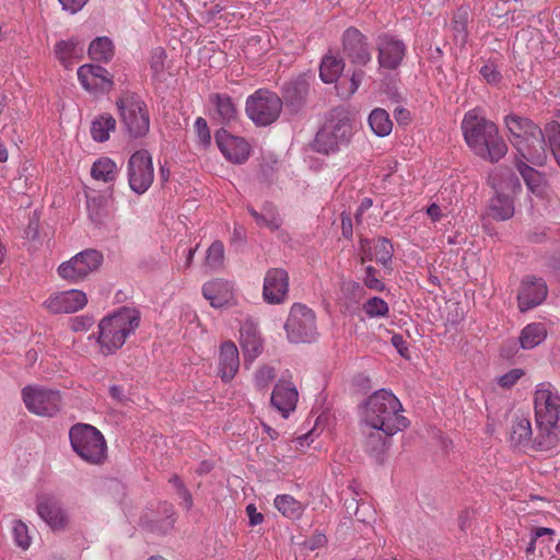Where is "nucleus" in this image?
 I'll use <instances>...</instances> for the list:
<instances>
[{"instance_id":"23","label":"nucleus","mask_w":560,"mask_h":560,"mask_svg":"<svg viewBox=\"0 0 560 560\" xmlns=\"http://www.w3.org/2000/svg\"><path fill=\"white\" fill-rule=\"evenodd\" d=\"M527 163L524 159L515 158V167L523 177L528 191L539 199H546L549 188L545 176Z\"/></svg>"},{"instance_id":"51","label":"nucleus","mask_w":560,"mask_h":560,"mask_svg":"<svg viewBox=\"0 0 560 560\" xmlns=\"http://www.w3.org/2000/svg\"><path fill=\"white\" fill-rule=\"evenodd\" d=\"M275 369L264 365L256 372L255 382L259 388H265L275 380Z\"/></svg>"},{"instance_id":"55","label":"nucleus","mask_w":560,"mask_h":560,"mask_svg":"<svg viewBox=\"0 0 560 560\" xmlns=\"http://www.w3.org/2000/svg\"><path fill=\"white\" fill-rule=\"evenodd\" d=\"M518 351V343L514 339L506 340L500 349L501 357L504 359H511Z\"/></svg>"},{"instance_id":"13","label":"nucleus","mask_w":560,"mask_h":560,"mask_svg":"<svg viewBox=\"0 0 560 560\" xmlns=\"http://www.w3.org/2000/svg\"><path fill=\"white\" fill-rule=\"evenodd\" d=\"M103 259L104 257L101 252L88 247L73 256L70 260L62 262L58 267V273L63 279L77 281L96 270L103 262Z\"/></svg>"},{"instance_id":"9","label":"nucleus","mask_w":560,"mask_h":560,"mask_svg":"<svg viewBox=\"0 0 560 560\" xmlns=\"http://www.w3.org/2000/svg\"><path fill=\"white\" fill-rule=\"evenodd\" d=\"M284 329L288 340L292 343L312 342L317 336L315 313L304 304L294 303Z\"/></svg>"},{"instance_id":"1","label":"nucleus","mask_w":560,"mask_h":560,"mask_svg":"<svg viewBox=\"0 0 560 560\" xmlns=\"http://www.w3.org/2000/svg\"><path fill=\"white\" fill-rule=\"evenodd\" d=\"M462 131L467 145L483 160L495 163L508 152V145L499 135L497 125L486 117L480 107L464 115Z\"/></svg>"},{"instance_id":"61","label":"nucleus","mask_w":560,"mask_h":560,"mask_svg":"<svg viewBox=\"0 0 560 560\" xmlns=\"http://www.w3.org/2000/svg\"><path fill=\"white\" fill-rule=\"evenodd\" d=\"M176 493L183 500V504H184L185 509L190 510L192 508L194 501H192V495H191L190 491L187 489V487H184V488L179 487V490Z\"/></svg>"},{"instance_id":"31","label":"nucleus","mask_w":560,"mask_h":560,"mask_svg":"<svg viewBox=\"0 0 560 560\" xmlns=\"http://www.w3.org/2000/svg\"><path fill=\"white\" fill-rule=\"evenodd\" d=\"M120 168L114 160L101 156L91 166V176L96 182L113 184L119 175Z\"/></svg>"},{"instance_id":"19","label":"nucleus","mask_w":560,"mask_h":560,"mask_svg":"<svg viewBox=\"0 0 560 560\" xmlns=\"http://www.w3.org/2000/svg\"><path fill=\"white\" fill-rule=\"evenodd\" d=\"M215 141L222 154L232 163L242 164L249 156V144L247 141L230 135L225 129L217 131Z\"/></svg>"},{"instance_id":"50","label":"nucleus","mask_w":560,"mask_h":560,"mask_svg":"<svg viewBox=\"0 0 560 560\" xmlns=\"http://www.w3.org/2000/svg\"><path fill=\"white\" fill-rule=\"evenodd\" d=\"M480 75L487 83L497 84L501 81L502 75L498 69V67L493 62L485 63L480 70Z\"/></svg>"},{"instance_id":"4","label":"nucleus","mask_w":560,"mask_h":560,"mask_svg":"<svg viewBox=\"0 0 560 560\" xmlns=\"http://www.w3.org/2000/svg\"><path fill=\"white\" fill-rule=\"evenodd\" d=\"M140 319V312L128 306H121L105 316L98 323L96 339L102 353L109 355L119 350L126 339L139 327Z\"/></svg>"},{"instance_id":"5","label":"nucleus","mask_w":560,"mask_h":560,"mask_svg":"<svg viewBox=\"0 0 560 560\" xmlns=\"http://www.w3.org/2000/svg\"><path fill=\"white\" fill-rule=\"evenodd\" d=\"M559 416L560 397L548 389H538L535 393V419L538 434L534 440L537 450L549 451L559 444Z\"/></svg>"},{"instance_id":"10","label":"nucleus","mask_w":560,"mask_h":560,"mask_svg":"<svg viewBox=\"0 0 560 560\" xmlns=\"http://www.w3.org/2000/svg\"><path fill=\"white\" fill-rule=\"evenodd\" d=\"M281 109V98L265 89L257 90L246 101V114L257 126L272 124L279 117Z\"/></svg>"},{"instance_id":"20","label":"nucleus","mask_w":560,"mask_h":560,"mask_svg":"<svg viewBox=\"0 0 560 560\" xmlns=\"http://www.w3.org/2000/svg\"><path fill=\"white\" fill-rule=\"evenodd\" d=\"M288 288V272L282 268H271L267 271L264 281V300L269 304H279L284 301Z\"/></svg>"},{"instance_id":"17","label":"nucleus","mask_w":560,"mask_h":560,"mask_svg":"<svg viewBox=\"0 0 560 560\" xmlns=\"http://www.w3.org/2000/svg\"><path fill=\"white\" fill-rule=\"evenodd\" d=\"M36 511L40 518L54 532L66 530L69 517L61 503L51 495H40L37 498Z\"/></svg>"},{"instance_id":"16","label":"nucleus","mask_w":560,"mask_h":560,"mask_svg":"<svg viewBox=\"0 0 560 560\" xmlns=\"http://www.w3.org/2000/svg\"><path fill=\"white\" fill-rule=\"evenodd\" d=\"M342 50L352 65L365 66L372 60L368 37L355 27H348L343 32Z\"/></svg>"},{"instance_id":"27","label":"nucleus","mask_w":560,"mask_h":560,"mask_svg":"<svg viewBox=\"0 0 560 560\" xmlns=\"http://www.w3.org/2000/svg\"><path fill=\"white\" fill-rule=\"evenodd\" d=\"M240 343L245 362H253L262 351V341L257 327L253 323H245L240 329Z\"/></svg>"},{"instance_id":"3","label":"nucleus","mask_w":560,"mask_h":560,"mask_svg":"<svg viewBox=\"0 0 560 560\" xmlns=\"http://www.w3.org/2000/svg\"><path fill=\"white\" fill-rule=\"evenodd\" d=\"M510 141L517 154L534 165H542L547 159V144L541 129L527 118L511 114L505 117Z\"/></svg>"},{"instance_id":"22","label":"nucleus","mask_w":560,"mask_h":560,"mask_svg":"<svg viewBox=\"0 0 560 560\" xmlns=\"http://www.w3.org/2000/svg\"><path fill=\"white\" fill-rule=\"evenodd\" d=\"M489 184L495 192L489 206V213L497 220H508L514 214V202L510 195L504 194L502 183H499L498 176H489Z\"/></svg>"},{"instance_id":"44","label":"nucleus","mask_w":560,"mask_h":560,"mask_svg":"<svg viewBox=\"0 0 560 560\" xmlns=\"http://www.w3.org/2000/svg\"><path fill=\"white\" fill-rule=\"evenodd\" d=\"M490 176H498L499 183L503 184L504 194H517L522 189L518 178L510 170H500Z\"/></svg>"},{"instance_id":"21","label":"nucleus","mask_w":560,"mask_h":560,"mask_svg":"<svg viewBox=\"0 0 560 560\" xmlns=\"http://www.w3.org/2000/svg\"><path fill=\"white\" fill-rule=\"evenodd\" d=\"M88 303L86 294L80 290H69L50 296L46 308L54 314H70L83 308Z\"/></svg>"},{"instance_id":"52","label":"nucleus","mask_w":560,"mask_h":560,"mask_svg":"<svg viewBox=\"0 0 560 560\" xmlns=\"http://www.w3.org/2000/svg\"><path fill=\"white\" fill-rule=\"evenodd\" d=\"M523 375L524 371L522 369H512L499 378L498 384L502 388H511Z\"/></svg>"},{"instance_id":"42","label":"nucleus","mask_w":560,"mask_h":560,"mask_svg":"<svg viewBox=\"0 0 560 560\" xmlns=\"http://www.w3.org/2000/svg\"><path fill=\"white\" fill-rule=\"evenodd\" d=\"M532 436L530 422L527 419L517 421L511 431V442L515 445H524L529 442Z\"/></svg>"},{"instance_id":"41","label":"nucleus","mask_w":560,"mask_h":560,"mask_svg":"<svg viewBox=\"0 0 560 560\" xmlns=\"http://www.w3.org/2000/svg\"><path fill=\"white\" fill-rule=\"evenodd\" d=\"M88 210L91 220L97 224L103 223L104 220L109 215L107 200L101 196L89 199Z\"/></svg>"},{"instance_id":"54","label":"nucleus","mask_w":560,"mask_h":560,"mask_svg":"<svg viewBox=\"0 0 560 560\" xmlns=\"http://www.w3.org/2000/svg\"><path fill=\"white\" fill-rule=\"evenodd\" d=\"M390 342L402 358L409 359V349L406 340L401 335L394 334L390 338Z\"/></svg>"},{"instance_id":"49","label":"nucleus","mask_w":560,"mask_h":560,"mask_svg":"<svg viewBox=\"0 0 560 560\" xmlns=\"http://www.w3.org/2000/svg\"><path fill=\"white\" fill-rule=\"evenodd\" d=\"M199 143L206 148L211 142V135L207 121L202 117H198L194 125Z\"/></svg>"},{"instance_id":"57","label":"nucleus","mask_w":560,"mask_h":560,"mask_svg":"<svg viewBox=\"0 0 560 560\" xmlns=\"http://www.w3.org/2000/svg\"><path fill=\"white\" fill-rule=\"evenodd\" d=\"M327 542V538L323 533H316L311 538L305 540L304 546L310 550H315L323 547Z\"/></svg>"},{"instance_id":"26","label":"nucleus","mask_w":560,"mask_h":560,"mask_svg":"<svg viewBox=\"0 0 560 560\" xmlns=\"http://www.w3.org/2000/svg\"><path fill=\"white\" fill-rule=\"evenodd\" d=\"M202 294L210 301L211 306L220 308L228 305L233 299V289L229 281L214 279L202 285Z\"/></svg>"},{"instance_id":"29","label":"nucleus","mask_w":560,"mask_h":560,"mask_svg":"<svg viewBox=\"0 0 560 560\" xmlns=\"http://www.w3.org/2000/svg\"><path fill=\"white\" fill-rule=\"evenodd\" d=\"M364 450L372 456L377 464H383L386 452L390 445V438L385 435L382 430L370 429L369 433H365Z\"/></svg>"},{"instance_id":"33","label":"nucleus","mask_w":560,"mask_h":560,"mask_svg":"<svg viewBox=\"0 0 560 560\" xmlns=\"http://www.w3.org/2000/svg\"><path fill=\"white\" fill-rule=\"evenodd\" d=\"M116 129V119L108 113L95 117L91 124V137L96 142H105Z\"/></svg>"},{"instance_id":"32","label":"nucleus","mask_w":560,"mask_h":560,"mask_svg":"<svg viewBox=\"0 0 560 560\" xmlns=\"http://www.w3.org/2000/svg\"><path fill=\"white\" fill-rule=\"evenodd\" d=\"M547 337V330L542 323H532L525 326L518 337L523 349H533L540 345Z\"/></svg>"},{"instance_id":"43","label":"nucleus","mask_w":560,"mask_h":560,"mask_svg":"<svg viewBox=\"0 0 560 560\" xmlns=\"http://www.w3.org/2000/svg\"><path fill=\"white\" fill-rule=\"evenodd\" d=\"M545 133L548 138L549 148L560 166V124L557 121H550L546 125Z\"/></svg>"},{"instance_id":"6","label":"nucleus","mask_w":560,"mask_h":560,"mask_svg":"<svg viewBox=\"0 0 560 560\" xmlns=\"http://www.w3.org/2000/svg\"><path fill=\"white\" fill-rule=\"evenodd\" d=\"M353 120L343 109H334L330 117L318 130L313 142V149L319 153L329 154L349 144L353 135Z\"/></svg>"},{"instance_id":"59","label":"nucleus","mask_w":560,"mask_h":560,"mask_svg":"<svg viewBox=\"0 0 560 560\" xmlns=\"http://www.w3.org/2000/svg\"><path fill=\"white\" fill-rule=\"evenodd\" d=\"M246 513L249 518V525L256 526L264 521V515L257 511L255 504L250 503L246 506Z\"/></svg>"},{"instance_id":"15","label":"nucleus","mask_w":560,"mask_h":560,"mask_svg":"<svg viewBox=\"0 0 560 560\" xmlns=\"http://www.w3.org/2000/svg\"><path fill=\"white\" fill-rule=\"evenodd\" d=\"M82 88L91 94L108 93L114 85L113 75L102 66L85 63L77 71Z\"/></svg>"},{"instance_id":"12","label":"nucleus","mask_w":560,"mask_h":560,"mask_svg":"<svg viewBox=\"0 0 560 560\" xmlns=\"http://www.w3.org/2000/svg\"><path fill=\"white\" fill-rule=\"evenodd\" d=\"M22 397L26 408L38 416L52 417L61 408L59 390L28 385L22 389Z\"/></svg>"},{"instance_id":"7","label":"nucleus","mask_w":560,"mask_h":560,"mask_svg":"<svg viewBox=\"0 0 560 560\" xmlns=\"http://www.w3.org/2000/svg\"><path fill=\"white\" fill-rule=\"evenodd\" d=\"M72 450L80 458L92 465H102L107 458L106 441L95 427L75 423L69 430Z\"/></svg>"},{"instance_id":"2","label":"nucleus","mask_w":560,"mask_h":560,"mask_svg":"<svg viewBox=\"0 0 560 560\" xmlns=\"http://www.w3.org/2000/svg\"><path fill=\"white\" fill-rule=\"evenodd\" d=\"M402 405L389 390L384 388L374 392L363 404L362 421L370 429H378L387 436H393L407 429L409 420L400 412Z\"/></svg>"},{"instance_id":"30","label":"nucleus","mask_w":560,"mask_h":560,"mask_svg":"<svg viewBox=\"0 0 560 560\" xmlns=\"http://www.w3.org/2000/svg\"><path fill=\"white\" fill-rule=\"evenodd\" d=\"M209 101L214 108L215 118L221 122L230 124L237 118L238 110L236 104L228 94H211Z\"/></svg>"},{"instance_id":"8","label":"nucleus","mask_w":560,"mask_h":560,"mask_svg":"<svg viewBox=\"0 0 560 560\" xmlns=\"http://www.w3.org/2000/svg\"><path fill=\"white\" fill-rule=\"evenodd\" d=\"M122 125L130 137L141 138L150 129V116L145 103L132 92H124L116 100Z\"/></svg>"},{"instance_id":"53","label":"nucleus","mask_w":560,"mask_h":560,"mask_svg":"<svg viewBox=\"0 0 560 560\" xmlns=\"http://www.w3.org/2000/svg\"><path fill=\"white\" fill-rule=\"evenodd\" d=\"M364 284L375 291H383L385 289V284L376 278V269L372 266L365 268Z\"/></svg>"},{"instance_id":"35","label":"nucleus","mask_w":560,"mask_h":560,"mask_svg":"<svg viewBox=\"0 0 560 560\" xmlns=\"http://www.w3.org/2000/svg\"><path fill=\"white\" fill-rule=\"evenodd\" d=\"M345 69L342 58L327 55L323 58L319 67V77L325 83L336 82Z\"/></svg>"},{"instance_id":"40","label":"nucleus","mask_w":560,"mask_h":560,"mask_svg":"<svg viewBox=\"0 0 560 560\" xmlns=\"http://www.w3.org/2000/svg\"><path fill=\"white\" fill-rule=\"evenodd\" d=\"M529 241L533 243H560V225L538 226L530 234Z\"/></svg>"},{"instance_id":"34","label":"nucleus","mask_w":560,"mask_h":560,"mask_svg":"<svg viewBox=\"0 0 560 560\" xmlns=\"http://www.w3.org/2000/svg\"><path fill=\"white\" fill-rule=\"evenodd\" d=\"M88 52L91 59L107 63L114 57L115 47L107 36H101L91 42Z\"/></svg>"},{"instance_id":"63","label":"nucleus","mask_w":560,"mask_h":560,"mask_svg":"<svg viewBox=\"0 0 560 560\" xmlns=\"http://www.w3.org/2000/svg\"><path fill=\"white\" fill-rule=\"evenodd\" d=\"M342 290L352 293L354 296L363 292V288L355 281L343 282Z\"/></svg>"},{"instance_id":"58","label":"nucleus","mask_w":560,"mask_h":560,"mask_svg":"<svg viewBox=\"0 0 560 560\" xmlns=\"http://www.w3.org/2000/svg\"><path fill=\"white\" fill-rule=\"evenodd\" d=\"M345 506H346V510L347 512L351 515L353 514L358 521L360 522H365L366 520L364 517H362L360 515V508H363L364 504L362 503L361 505L359 504L358 500L355 498H352L351 500H346L345 501Z\"/></svg>"},{"instance_id":"24","label":"nucleus","mask_w":560,"mask_h":560,"mask_svg":"<svg viewBox=\"0 0 560 560\" xmlns=\"http://www.w3.org/2000/svg\"><path fill=\"white\" fill-rule=\"evenodd\" d=\"M240 368L238 350L233 341H225L220 347L218 375L224 383L234 378Z\"/></svg>"},{"instance_id":"45","label":"nucleus","mask_w":560,"mask_h":560,"mask_svg":"<svg viewBox=\"0 0 560 560\" xmlns=\"http://www.w3.org/2000/svg\"><path fill=\"white\" fill-rule=\"evenodd\" d=\"M224 264L223 247H207L203 266L210 271L219 270Z\"/></svg>"},{"instance_id":"39","label":"nucleus","mask_w":560,"mask_h":560,"mask_svg":"<svg viewBox=\"0 0 560 560\" xmlns=\"http://www.w3.org/2000/svg\"><path fill=\"white\" fill-rule=\"evenodd\" d=\"M369 125L378 137L388 136L393 129V122L388 113L383 108H375L369 116Z\"/></svg>"},{"instance_id":"56","label":"nucleus","mask_w":560,"mask_h":560,"mask_svg":"<svg viewBox=\"0 0 560 560\" xmlns=\"http://www.w3.org/2000/svg\"><path fill=\"white\" fill-rule=\"evenodd\" d=\"M61 4L62 9L69 11L70 13L79 12L89 0H58Z\"/></svg>"},{"instance_id":"11","label":"nucleus","mask_w":560,"mask_h":560,"mask_svg":"<svg viewBox=\"0 0 560 560\" xmlns=\"http://www.w3.org/2000/svg\"><path fill=\"white\" fill-rule=\"evenodd\" d=\"M127 178L130 189L137 195H143L154 179V168L151 154L147 150H138L128 160Z\"/></svg>"},{"instance_id":"14","label":"nucleus","mask_w":560,"mask_h":560,"mask_svg":"<svg viewBox=\"0 0 560 560\" xmlns=\"http://www.w3.org/2000/svg\"><path fill=\"white\" fill-rule=\"evenodd\" d=\"M377 62L381 70H396L407 52L406 44L398 37L384 33L377 37Z\"/></svg>"},{"instance_id":"64","label":"nucleus","mask_w":560,"mask_h":560,"mask_svg":"<svg viewBox=\"0 0 560 560\" xmlns=\"http://www.w3.org/2000/svg\"><path fill=\"white\" fill-rule=\"evenodd\" d=\"M546 266L553 272L560 275V256H550L546 259Z\"/></svg>"},{"instance_id":"36","label":"nucleus","mask_w":560,"mask_h":560,"mask_svg":"<svg viewBox=\"0 0 560 560\" xmlns=\"http://www.w3.org/2000/svg\"><path fill=\"white\" fill-rule=\"evenodd\" d=\"M160 510L165 514L164 520H149L144 516L142 520L144 526L152 533L165 534L167 533L174 524V511L173 505L168 502H163L160 505Z\"/></svg>"},{"instance_id":"47","label":"nucleus","mask_w":560,"mask_h":560,"mask_svg":"<svg viewBox=\"0 0 560 560\" xmlns=\"http://www.w3.org/2000/svg\"><path fill=\"white\" fill-rule=\"evenodd\" d=\"M13 536L16 545L22 549H27L31 545L27 526L22 521H15L13 526Z\"/></svg>"},{"instance_id":"25","label":"nucleus","mask_w":560,"mask_h":560,"mask_svg":"<svg viewBox=\"0 0 560 560\" xmlns=\"http://www.w3.org/2000/svg\"><path fill=\"white\" fill-rule=\"evenodd\" d=\"M299 394L291 383L279 381L271 394V405L276 407L283 418H288L290 412L296 407Z\"/></svg>"},{"instance_id":"18","label":"nucleus","mask_w":560,"mask_h":560,"mask_svg":"<svg viewBox=\"0 0 560 560\" xmlns=\"http://www.w3.org/2000/svg\"><path fill=\"white\" fill-rule=\"evenodd\" d=\"M548 294L546 281L542 278L527 276L522 280L517 294L521 312L532 310L541 304Z\"/></svg>"},{"instance_id":"28","label":"nucleus","mask_w":560,"mask_h":560,"mask_svg":"<svg viewBox=\"0 0 560 560\" xmlns=\"http://www.w3.org/2000/svg\"><path fill=\"white\" fill-rule=\"evenodd\" d=\"M54 51L58 61L66 69H71L83 57L84 46L79 39L70 38L57 42Z\"/></svg>"},{"instance_id":"62","label":"nucleus","mask_w":560,"mask_h":560,"mask_svg":"<svg viewBox=\"0 0 560 560\" xmlns=\"http://www.w3.org/2000/svg\"><path fill=\"white\" fill-rule=\"evenodd\" d=\"M93 324L92 317H77L73 322V330H86L89 327H91Z\"/></svg>"},{"instance_id":"46","label":"nucleus","mask_w":560,"mask_h":560,"mask_svg":"<svg viewBox=\"0 0 560 560\" xmlns=\"http://www.w3.org/2000/svg\"><path fill=\"white\" fill-rule=\"evenodd\" d=\"M364 313L370 317H383L388 314V304L381 298L373 296L363 304Z\"/></svg>"},{"instance_id":"38","label":"nucleus","mask_w":560,"mask_h":560,"mask_svg":"<svg viewBox=\"0 0 560 560\" xmlns=\"http://www.w3.org/2000/svg\"><path fill=\"white\" fill-rule=\"evenodd\" d=\"M249 212L259 226L273 231L279 229L281 225V218L279 217L276 208L270 203L265 205L261 212H258L253 208L249 209Z\"/></svg>"},{"instance_id":"37","label":"nucleus","mask_w":560,"mask_h":560,"mask_svg":"<svg viewBox=\"0 0 560 560\" xmlns=\"http://www.w3.org/2000/svg\"><path fill=\"white\" fill-rule=\"evenodd\" d=\"M275 506L283 516L291 520L300 518L304 511L303 504L290 494L277 495Z\"/></svg>"},{"instance_id":"60","label":"nucleus","mask_w":560,"mask_h":560,"mask_svg":"<svg viewBox=\"0 0 560 560\" xmlns=\"http://www.w3.org/2000/svg\"><path fill=\"white\" fill-rule=\"evenodd\" d=\"M394 247H383L382 250L375 253V258L377 262H381L383 266H387V264L392 260L394 255Z\"/></svg>"},{"instance_id":"48","label":"nucleus","mask_w":560,"mask_h":560,"mask_svg":"<svg viewBox=\"0 0 560 560\" xmlns=\"http://www.w3.org/2000/svg\"><path fill=\"white\" fill-rule=\"evenodd\" d=\"M166 52L162 47H156L152 50L150 56V68L155 77L164 72V62Z\"/></svg>"}]
</instances>
